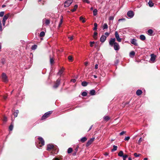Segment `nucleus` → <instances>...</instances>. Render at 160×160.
<instances>
[{
	"label": "nucleus",
	"mask_w": 160,
	"mask_h": 160,
	"mask_svg": "<svg viewBox=\"0 0 160 160\" xmlns=\"http://www.w3.org/2000/svg\"><path fill=\"white\" fill-rule=\"evenodd\" d=\"M38 139L39 142H36L35 143L37 147L38 148H39L42 146L44 145V141L42 137H39Z\"/></svg>",
	"instance_id": "obj_1"
},
{
	"label": "nucleus",
	"mask_w": 160,
	"mask_h": 160,
	"mask_svg": "<svg viewBox=\"0 0 160 160\" xmlns=\"http://www.w3.org/2000/svg\"><path fill=\"white\" fill-rule=\"evenodd\" d=\"M109 35V33L108 32H106L105 33V35H102L100 38V41L102 42H104L106 40L107 38Z\"/></svg>",
	"instance_id": "obj_2"
},
{
	"label": "nucleus",
	"mask_w": 160,
	"mask_h": 160,
	"mask_svg": "<svg viewBox=\"0 0 160 160\" xmlns=\"http://www.w3.org/2000/svg\"><path fill=\"white\" fill-rule=\"evenodd\" d=\"M52 112V111H49L45 113L43 115L41 118L42 120L45 119L46 118L48 117L50 114Z\"/></svg>",
	"instance_id": "obj_3"
},
{
	"label": "nucleus",
	"mask_w": 160,
	"mask_h": 160,
	"mask_svg": "<svg viewBox=\"0 0 160 160\" xmlns=\"http://www.w3.org/2000/svg\"><path fill=\"white\" fill-rule=\"evenodd\" d=\"M10 15V13H8L4 15L2 19V25L4 26L5 24L6 21L9 18Z\"/></svg>",
	"instance_id": "obj_4"
},
{
	"label": "nucleus",
	"mask_w": 160,
	"mask_h": 160,
	"mask_svg": "<svg viewBox=\"0 0 160 160\" xmlns=\"http://www.w3.org/2000/svg\"><path fill=\"white\" fill-rule=\"evenodd\" d=\"M2 78L3 82L7 83L8 82V77L5 73H2Z\"/></svg>",
	"instance_id": "obj_5"
},
{
	"label": "nucleus",
	"mask_w": 160,
	"mask_h": 160,
	"mask_svg": "<svg viewBox=\"0 0 160 160\" xmlns=\"http://www.w3.org/2000/svg\"><path fill=\"white\" fill-rule=\"evenodd\" d=\"M156 56L154 54H152L151 55V58L150 60V62L151 63H154L156 61Z\"/></svg>",
	"instance_id": "obj_6"
},
{
	"label": "nucleus",
	"mask_w": 160,
	"mask_h": 160,
	"mask_svg": "<svg viewBox=\"0 0 160 160\" xmlns=\"http://www.w3.org/2000/svg\"><path fill=\"white\" fill-rule=\"evenodd\" d=\"M72 0H67L65 1L64 3V7H69L72 3Z\"/></svg>",
	"instance_id": "obj_7"
},
{
	"label": "nucleus",
	"mask_w": 160,
	"mask_h": 160,
	"mask_svg": "<svg viewBox=\"0 0 160 160\" xmlns=\"http://www.w3.org/2000/svg\"><path fill=\"white\" fill-rule=\"evenodd\" d=\"M61 80L59 78H58L56 81V82L53 86V88H58L60 84V82Z\"/></svg>",
	"instance_id": "obj_8"
},
{
	"label": "nucleus",
	"mask_w": 160,
	"mask_h": 160,
	"mask_svg": "<svg viewBox=\"0 0 160 160\" xmlns=\"http://www.w3.org/2000/svg\"><path fill=\"white\" fill-rule=\"evenodd\" d=\"M115 41V38H111L109 42V45L112 47L113 46L116 42Z\"/></svg>",
	"instance_id": "obj_9"
},
{
	"label": "nucleus",
	"mask_w": 160,
	"mask_h": 160,
	"mask_svg": "<svg viewBox=\"0 0 160 160\" xmlns=\"http://www.w3.org/2000/svg\"><path fill=\"white\" fill-rule=\"evenodd\" d=\"M127 15L128 17L131 18L133 17L134 15V13L132 11H129L127 13Z\"/></svg>",
	"instance_id": "obj_10"
},
{
	"label": "nucleus",
	"mask_w": 160,
	"mask_h": 160,
	"mask_svg": "<svg viewBox=\"0 0 160 160\" xmlns=\"http://www.w3.org/2000/svg\"><path fill=\"white\" fill-rule=\"evenodd\" d=\"M115 35L117 40L119 42H121V39L120 38L119 35L117 31H116L115 32Z\"/></svg>",
	"instance_id": "obj_11"
},
{
	"label": "nucleus",
	"mask_w": 160,
	"mask_h": 160,
	"mask_svg": "<svg viewBox=\"0 0 160 160\" xmlns=\"http://www.w3.org/2000/svg\"><path fill=\"white\" fill-rule=\"evenodd\" d=\"M95 139L94 138H93L90 139L89 140H88L86 144V146L88 147L91 144L92 142L94 141Z\"/></svg>",
	"instance_id": "obj_12"
},
{
	"label": "nucleus",
	"mask_w": 160,
	"mask_h": 160,
	"mask_svg": "<svg viewBox=\"0 0 160 160\" xmlns=\"http://www.w3.org/2000/svg\"><path fill=\"white\" fill-rule=\"evenodd\" d=\"M58 152V149L54 147L51 152V154L52 155L53 154H57Z\"/></svg>",
	"instance_id": "obj_13"
},
{
	"label": "nucleus",
	"mask_w": 160,
	"mask_h": 160,
	"mask_svg": "<svg viewBox=\"0 0 160 160\" xmlns=\"http://www.w3.org/2000/svg\"><path fill=\"white\" fill-rule=\"evenodd\" d=\"M114 49L115 50H118L119 49V46L117 42L113 45Z\"/></svg>",
	"instance_id": "obj_14"
},
{
	"label": "nucleus",
	"mask_w": 160,
	"mask_h": 160,
	"mask_svg": "<svg viewBox=\"0 0 160 160\" xmlns=\"http://www.w3.org/2000/svg\"><path fill=\"white\" fill-rule=\"evenodd\" d=\"M54 146L52 144H48L47 145V150L48 151H50L51 149H53L54 148Z\"/></svg>",
	"instance_id": "obj_15"
},
{
	"label": "nucleus",
	"mask_w": 160,
	"mask_h": 160,
	"mask_svg": "<svg viewBox=\"0 0 160 160\" xmlns=\"http://www.w3.org/2000/svg\"><path fill=\"white\" fill-rule=\"evenodd\" d=\"M43 22H44V23L46 25H48L49 24L50 22L48 19L44 18L43 19Z\"/></svg>",
	"instance_id": "obj_16"
},
{
	"label": "nucleus",
	"mask_w": 160,
	"mask_h": 160,
	"mask_svg": "<svg viewBox=\"0 0 160 160\" xmlns=\"http://www.w3.org/2000/svg\"><path fill=\"white\" fill-rule=\"evenodd\" d=\"M136 41V40L133 38L131 40L130 42L132 44H133L137 46L138 45V44Z\"/></svg>",
	"instance_id": "obj_17"
},
{
	"label": "nucleus",
	"mask_w": 160,
	"mask_h": 160,
	"mask_svg": "<svg viewBox=\"0 0 160 160\" xmlns=\"http://www.w3.org/2000/svg\"><path fill=\"white\" fill-rule=\"evenodd\" d=\"M63 17L62 16H61V18H60V21L59 22V25L58 26V28H59L61 27V25L62 24V22H63Z\"/></svg>",
	"instance_id": "obj_18"
},
{
	"label": "nucleus",
	"mask_w": 160,
	"mask_h": 160,
	"mask_svg": "<svg viewBox=\"0 0 160 160\" xmlns=\"http://www.w3.org/2000/svg\"><path fill=\"white\" fill-rule=\"evenodd\" d=\"M142 93V91L140 89L138 90L136 92V94L138 96H139L141 95Z\"/></svg>",
	"instance_id": "obj_19"
},
{
	"label": "nucleus",
	"mask_w": 160,
	"mask_h": 160,
	"mask_svg": "<svg viewBox=\"0 0 160 160\" xmlns=\"http://www.w3.org/2000/svg\"><path fill=\"white\" fill-rule=\"evenodd\" d=\"M103 118L104 121L107 122L110 119V117L108 116H106L103 117Z\"/></svg>",
	"instance_id": "obj_20"
},
{
	"label": "nucleus",
	"mask_w": 160,
	"mask_h": 160,
	"mask_svg": "<svg viewBox=\"0 0 160 160\" xmlns=\"http://www.w3.org/2000/svg\"><path fill=\"white\" fill-rule=\"evenodd\" d=\"M153 31L152 29H150L148 31V34L150 36H152Z\"/></svg>",
	"instance_id": "obj_21"
},
{
	"label": "nucleus",
	"mask_w": 160,
	"mask_h": 160,
	"mask_svg": "<svg viewBox=\"0 0 160 160\" xmlns=\"http://www.w3.org/2000/svg\"><path fill=\"white\" fill-rule=\"evenodd\" d=\"M87 138L86 137H84L81 139L79 140V141H80L82 142H84L85 141L87 140Z\"/></svg>",
	"instance_id": "obj_22"
},
{
	"label": "nucleus",
	"mask_w": 160,
	"mask_h": 160,
	"mask_svg": "<svg viewBox=\"0 0 160 160\" xmlns=\"http://www.w3.org/2000/svg\"><path fill=\"white\" fill-rule=\"evenodd\" d=\"M50 64H52L54 62V59L53 57H52L51 56H50Z\"/></svg>",
	"instance_id": "obj_23"
},
{
	"label": "nucleus",
	"mask_w": 160,
	"mask_h": 160,
	"mask_svg": "<svg viewBox=\"0 0 160 160\" xmlns=\"http://www.w3.org/2000/svg\"><path fill=\"white\" fill-rule=\"evenodd\" d=\"M95 91L94 89L91 90L90 91V94L91 95H95Z\"/></svg>",
	"instance_id": "obj_24"
},
{
	"label": "nucleus",
	"mask_w": 160,
	"mask_h": 160,
	"mask_svg": "<svg viewBox=\"0 0 160 160\" xmlns=\"http://www.w3.org/2000/svg\"><path fill=\"white\" fill-rule=\"evenodd\" d=\"M140 38L141 40L144 41L145 40L146 37L144 35H141L140 36Z\"/></svg>",
	"instance_id": "obj_25"
},
{
	"label": "nucleus",
	"mask_w": 160,
	"mask_h": 160,
	"mask_svg": "<svg viewBox=\"0 0 160 160\" xmlns=\"http://www.w3.org/2000/svg\"><path fill=\"white\" fill-rule=\"evenodd\" d=\"M78 7V6L77 5V4L75 5L74 7L72 9V10H71L72 12H75L77 9Z\"/></svg>",
	"instance_id": "obj_26"
},
{
	"label": "nucleus",
	"mask_w": 160,
	"mask_h": 160,
	"mask_svg": "<svg viewBox=\"0 0 160 160\" xmlns=\"http://www.w3.org/2000/svg\"><path fill=\"white\" fill-rule=\"evenodd\" d=\"M135 55V52L133 51H131L129 54V56L131 57L132 58Z\"/></svg>",
	"instance_id": "obj_27"
},
{
	"label": "nucleus",
	"mask_w": 160,
	"mask_h": 160,
	"mask_svg": "<svg viewBox=\"0 0 160 160\" xmlns=\"http://www.w3.org/2000/svg\"><path fill=\"white\" fill-rule=\"evenodd\" d=\"M88 83L86 81H83L82 83V85L83 87H85L87 85Z\"/></svg>",
	"instance_id": "obj_28"
},
{
	"label": "nucleus",
	"mask_w": 160,
	"mask_h": 160,
	"mask_svg": "<svg viewBox=\"0 0 160 160\" xmlns=\"http://www.w3.org/2000/svg\"><path fill=\"white\" fill-rule=\"evenodd\" d=\"M117 148L118 147H117V146L114 145L113 146V148L112 149L111 151L112 152H113L117 150Z\"/></svg>",
	"instance_id": "obj_29"
},
{
	"label": "nucleus",
	"mask_w": 160,
	"mask_h": 160,
	"mask_svg": "<svg viewBox=\"0 0 160 160\" xmlns=\"http://www.w3.org/2000/svg\"><path fill=\"white\" fill-rule=\"evenodd\" d=\"M19 113V111L18 110H16L15 112L13 113V114L15 117H17L18 114Z\"/></svg>",
	"instance_id": "obj_30"
},
{
	"label": "nucleus",
	"mask_w": 160,
	"mask_h": 160,
	"mask_svg": "<svg viewBox=\"0 0 160 160\" xmlns=\"http://www.w3.org/2000/svg\"><path fill=\"white\" fill-rule=\"evenodd\" d=\"M123 155V153L122 151H121L119 152L118 153V156L120 157H122Z\"/></svg>",
	"instance_id": "obj_31"
},
{
	"label": "nucleus",
	"mask_w": 160,
	"mask_h": 160,
	"mask_svg": "<svg viewBox=\"0 0 160 160\" xmlns=\"http://www.w3.org/2000/svg\"><path fill=\"white\" fill-rule=\"evenodd\" d=\"M148 4L149 6L150 7H152L153 5V3L152 1H149V2H148Z\"/></svg>",
	"instance_id": "obj_32"
},
{
	"label": "nucleus",
	"mask_w": 160,
	"mask_h": 160,
	"mask_svg": "<svg viewBox=\"0 0 160 160\" xmlns=\"http://www.w3.org/2000/svg\"><path fill=\"white\" fill-rule=\"evenodd\" d=\"M37 47V46L36 45H34L32 46L31 49L32 50H35Z\"/></svg>",
	"instance_id": "obj_33"
},
{
	"label": "nucleus",
	"mask_w": 160,
	"mask_h": 160,
	"mask_svg": "<svg viewBox=\"0 0 160 160\" xmlns=\"http://www.w3.org/2000/svg\"><path fill=\"white\" fill-rule=\"evenodd\" d=\"M97 34H98V33L96 32H95L94 33V34H93V38L95 39H96L97 38Z\"/></svg>",
	"instance_id": "obj_34"
},
{
	"label": "nucleus",
	"mask_w": 160,
	"mask_h": 160,
	"mask_svg": "<svg viewBox=\"0 0 160 160\" xmlns=\"http://www.w3.org/2000/svg\"><path fill=\"white\" fill-rule=\"evenodd\" d=\"M87 95V93L85 91L81 93V95L83 97L86 96Z\"/></svg>",
	"instance_id": "obj_35"
},
{
	"label": "nucleus",
	"mask_w": 160,
	"mask_h": 160,
	"mask_svg": "<svg viewBox=\"0 0 160 160\" xmlns=\"http://www.w3.org/2000/svg\"><path fill=\"white\" fill-rule=\"evenodd\" d=\"M45 35V33L44 32L42 31L41 32L40 34V37H44Z\"/></svg>",
	"instance_id": "obj_36"
},
{
	"label": "nucleus",
	"mask_w": 160,
	"mask_h": 160,
	"mask_svg": "<svg viewBox=\"0 0 160 160\" xmlns=\"http://www.w3.org/2000/svg\"><path fill=\"white\" fill-rule=\"evenodd\" d=\"M108 28V26L106 23H104L103 26L102 28L103 29H107Z\"/></svg>",
	"instance_id": "obj_37"
},
{
	"label": "nucleus",
	"mask_w": 160,
	"mask_h": 160,
	"mask_svg": "<svg viewBox=\"0 0 160 160\" xmlns=\"http://www.w3.org/2000/svg\"><path fill=\"white\" fill-rule=\"evenodd\" d=\"M97 9H94L93 11V14L94 16H96L97 14Z\"/></svg>",
	"instance_id": "obj_38"
},
{
	"label": "nucleus",
	"mask_w": 160,
	"mask_h": 160,
	"mask_svg": "<svg viewBox=\"0 0 160 160\" xmlns=\"http://www.w3.org/2000/svg\"><path fill=\"white\" fill-rule=\"evenodd\" d=\"M68 59L69 60V61H70L71 62H72L73 59H72V56H69L68 57Z\"/></svg>",
	"instance_id": "obj_39"
},
{
	"label": "nucleus",
	"mask_w": 160,
	"mask_h": 160,
	"mask_svg": "<svg viewBox=\"0 0 160 160\" xmlns=\"http://www.w3.org/2000/svg\"><path fill=\"white\" fill-rule=\"evenodd\" d=\"M72 151V149L71 148H69L68 150V153L69 154Z\"/></svg>",
	"instance_id": "obj_40"
},
{
	"label": "nucleus",
	"mask_w": 160,
	"mask_h": 160,
	"mask_svg": "<svg viewBox=\"0 0 160 160\" xmlns=\"http://www.w3.org/2000/svg\"><path fill=\"white\" fill-rule=\"evenodd\" d=\"M97 24L96 23H94V27L93 28V30H96L97 29Z\"/></svg>",
	"instance_id": "obj_41"
},
{
	"label": "nucleus",
	"mask_w": 160,
	"mask_h": 160,
	"mask_svg": "<svg viewBox=\"0 0 160 160\" xmlns=\"http://www.w3.org/2000/svg\"><path fill=\"white\" fill-rule=\"evenodd\" d=\"M63 71H59V72L58 73V75L61 76L63 73Z\"/></svg>",
	"instance_id": "obj_42"
},
{
	"label": "nucleus",
	"mask_w": 160,
	"mask_h": 160,
	"mask_svg": "<svg viewBox=\"0 0 160 160\" xmlns=\"http://www.w3.org/2000/svg\"><path fill=\"white\" fill-rule=\"evenodd\" d=\"M79 19L81 21L82 20V22L83 23H84L85 22V20H84L82 16L80 17Z\"/></svg>",
	"instance_id": "obj_43"
},
{
	"label": "nucleus",
	"mask_w": 160,
	"mask_h": 160,
	"mask_svg": "<svg viewBox=\"0 0 160 160\" xmlns=\"http://www.w3.org/2000/svg\"><path fill=\"white\" fill-rule=\"evenodd\" d=\"M128 155L126 154L123 155L122 157L123 158V160H126V159L128 157Z\"/></svg>",
	"instance_id": "obj_44"
},
{
	"label": "nucleus",
	"mask_w": 160,
	"mask_h": 160,
	"mask_svg": "<svg viewBox=\"0 0 160 160\" xmlns=\"http://www.w3.org/2000/svg\"><path fill=\"white\" fill-rule=\"evenodd\" d=\"M95 42L94 41H90V46L91 47H92L93 46V45L94 44Z\"/></svg>",
	"instance_id": "obj_45"
},
{
	"label": "nucleus",
	"mask_w": 160,
	"mask_h": 160,
	"mask_svg": "<svg viewBox=\"0 0 160 160\" xmlns=\"http://www.w3.org/2000/svg\"><path fill=\"white\" fill-rule=\"evenodd\" d=\"M4 12L2 11L0 12V17H3L4 16Z\"/></svg>",
	"instance_id": "obj_46"
},
{
	"label": "nucleus",
	"mask_w": 160,
	"mask_h": 160,
	"mask_svg": "<svg viewBox=\"0 0 160 160\" xmlns=\"http://www.w3.org/2000/svg\"><path fill=\"white\" fill-rule=\"evenodd\" d=\"M13 128V126L11 124L9 127V128L10 131L12 130Z\"/></svg>",
	"instance_id": "obj_47"
},
{
	"label": "nucleus",
	"mask_w": 160,
	"mask_h": 160,
	"mask_svg": "<svg viewBox=\"0 0 160 160\" xmlns=\"http://www.w3.org/2000/svg\"><path fill=\"white\" fill-rule=\"evenodd\" d=\"M140 154H138V153H135L134 154V156L135 157H139L140 156Z\"/></svg>",
	"instance_id": "obj_48"
},
{
	"label": "nucleus",
	"mask_w": 160,
	"mask_h": 160,
	"mask_svg": "<svg viewBox=\"0 0 160 160\" xmlns=\"http://www.w3.org/2000/svg\"><path fill=\"white\" fill-rule=\"evenodd\" d=\"M5 62V60L4 59H2L1 60V62L2 63V64H4Z\"/></svg>",
	"instance_id": "obj_49"
},
{
	"label": "nucleus",
	"mask_w": 160,
	"mask_h": 160,
	"mask_svg": "<svg viewBox=\"0 0 160 160\" xmlns=\"http://www.w3.org/2000/svg\"><path fill=\"white\" fill-rule=\"evenodd\" d=\"M142 141V139L141 138H140L138 141V143L140 144L141 142Z\"/></svg>",
	"instance_id": "obj_50"
},
{
	"label": "nucleus",
	"mask_w": 160,
	"mask_h": 160,
	"mask_svg": "<svg viewBox=\"0 0 160 160\" xmlns=\"http://www.w3.org/2000/svg\"><path fill=\"white\" fill-rule=\"evenodd\" d=\"M130 139V137L129 136L125 137L124 139L125 141H128Z\"/></svg>",
	"instance_id": "obj_51"
},
{
	"label": "nucleus",
	"mask_w": 160,
	"mask_h": 160,
	"mask_svg": "<svg viewBox=\"0 0 160 160\" xmlns=\"http://www.w3.org/2000/svg\"><path fill=\"white\" fill-rule=\"evenodd\" d=\"M2 26L1 21L0 19V31H2Z\"/></svg>",
	"instance_id": "obj_52"
},
{
	"label": "nucleus",
	"mask_w": 160,
	"mask_h": 160,
	"mask_svg": "<svg viewBox=\"0 0 160 160\" xmlns=\"http://www.w3.org/2000/svg\"><path fill=\"white\" fill-rule=\"evenodd\" d=\"M114 17L113 16H110L109 18V20H113L114 19Z\"/></svg>",
	"instance_id": "obj_53"
},
{
	"label": "nucleus",
	"mask_w": 160,
	"mask_h": 160,
	"mask_svg": "<svg viewBox=\"0 0 160 160\" xmlns=\"http://www.w3.org/2000/svg\"><path fill=\"white\" fill-rule=\"evenodd\" d=\"M82 1L83 2H86L88 3H90V2L88 1V0H82Z\"/></svg>",
	"instance_id": "obj_54"
},
{
	"label": "nucleus",
	"mask_w": 160,
	"mask_h": 160,
	"mask_svg": "<svg viewBox=\"0 0 160 160\" xmlns=\"http://www.w3.org/2000/svg\"><path fill=\"white\" fill-rule=\"evenodd\" d=\"M126 132L125 131H122L120 133V135L122 136Z\"/></svg>",
	"instance_id": "obj_55"
},
{
	"label": "nucleus",
	"mask_w": 160,
	"mask_h": 160,
	"mask_svg": "<svg viewBox=\"0 0 160 160\" xmlns=\"http://www.w3.org/2000/svg\"><path fill=\"white\" fill-rule=\"evenodd\" d=\"M71 81L73 83H75L76 82V80L75 79H72L71 80Z\"/></svg>",
	"instance_id": "obj_56"
},
{
	"label": "nucleus",
	"mask_w": 160,
	"mask_h": 160,
	"mask_svg": "<svg viewBox=\"0 0 160 160\" xmlns=\"http://www.w3.org/2000/svg\"><path fill=\"white\" fill-rule=\"evenodd\" d=\"M3 120V122H6L7 121V118L6 117H4Z\"/></svg>",
	"instance_id": "obj_57"
},
{
	"label": "nucleus",
	"mask_w": 160,
	"mask_h": 160,
	"mask_svg": "<svg viewBox=\"0 0 160 160\" xmlns=\"http://www.w3.org/2000/svg\"><path fill=\"white\" fill-rule=\"evenodd\" d=\"M88 62H84V65L85 66H88Z\"/></svg>",
	"instance_id": "obj_58"
},
{
	"label": "nucleus",
	"mask_w": 160,
	"mask_h": 160,
	"mask_svg": "<svg viewBox=\"0 0 160 160\" xmlns=\"http://www.w3.org/2000/svg\"><path fill=\"white\" fill-rule=\"evenodd\" d=\"M60 158H53L52 160H60Z\"/></svg>",
	"instance_id": "obj_59"
},
{
	"label": "nucleus",
	"mask_w": 160,
	"mask_h": 160,
	"mask_svg": "<svg viewBox=\"0 0 160 160\" xmlns=\"http://www.w3.org/2000/svg\"><path fill=\"white\" fill-rule=\"evenodd\" d=\"M98 64H96L95 65V69H97L98 68Z\"/></svg>",
	"instance_id": "obj_60"
},
{
	"label": "nucleus",
	"mask_w": 160,
	"mask_h": 160,
	"mask_svg": "<svg viewBox=\"0 0 160 160\" xmlns=\"http://www.w3.org/2000/svg\"><path fill=\"white\" fill-rule=\"evenodd\" d=\"M70 40H72L73 39V36L71 37H68Z\"/></svg>",
	"instance_id": "obj_61"
},
{
	"label": "nucleus",
	"mask_w": 160,
	"mask_h": 160,
	"mask_svg": "<svg viewBox=\"0 0 160 160\" xmlns=\"http://www.w3.org/2000/svg\"><path fill=\"white\" fill-rule=\"evenodd\" d=\"M3 98L4 100H6L7 98V97L6 96H4L3 97Z\"/></svg>",
	"instance_id": "obj_62"
},
{
	"label": "nucleus",
	"mask_w": 160,
	"mask_h": 160,
	"mask_svg": "<svg viewBox=\"0 0 160 160\" xmlns=\"http://www.w3.org/2000/svg\"><path fill=\"white\" fill-rule=\"evenodd\" d=\"M77 152L76 151H75L73 153V156H75Z\"/></svg>",
	"instance_id": "obj_63"
},
{
	"label": "nucleus",
	"mask_w": 160,
	"mask_h": 160,
	"mask_svg": "<svg viewBox=\"0 0 160 160\" xmlns=\"http://www.w3.org/2000/svg\"><path fill=\"white\" fill-rule=\"evenodd\" d=\"M104 155L106 156H108V152H105L104 154Z\"/></svg>",
	"instance_id": "obj_64"
}]
</instances>
